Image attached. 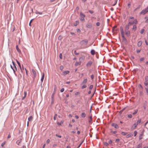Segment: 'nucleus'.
I'll return each mask as SVG.
<instances>
[{
  "label": "nucleus",
  "instance_id": "obj_51",
  "mask_svg": "<svg viewBox=\"0 0 148 148\" xmlns=\"http://www.w3.org/2000/svg\"><path fill=\"white\" fill-rule=\"evenodd\" d=\"M64 88H62L61 90H60V92H64Z\"/></svg>",
  "mask_w": 148,
  "mask_h": 148
},
{
  "label": "nucleus",
  "instance_id": "obj_8",
  "mask_svg": "<svg viewBox=\"0 0 148 148\" xmlns=\"http://www.w3.org/2000/svg\"><path fill=\"white\" fill-rule=\"evenodd\" d=\"M86 27L88 28H91L92 27V24L90 23H88L86 25Z\"/></svg>",
  "mask_w": 148,
  "mask_h": 148
},
{
  "label": "nucleus",
  "instance_id": "obj_34",
  "mask_svg": "<svg viewBox=\"0 0 148 148\" xmlns=\"http://www.w3.org/2000/svg\"><path fill=\"white\" fill-rule=\"evenodd\" d=\"M62 38V37L61 36H60L58 37V39L60 40H61Z\"/></svg>",
  "mask_w": 148,
  "mask_h": 148
},
{
  "label": "nucleus",
  "instance_id": "obj_24",
  "mask_svg": "<svg viewBox=\"0 0 148 148\" xmlns=\"http://www.w3.org/2000/svg\"><path fill=\"white\" fill-rule=\"evenodd\" d=\"M90 53L92 55H94L95 54V51L94 50H92Z\"/></svg>",
  "mask_w": 148,
  "mask_h": 148
},
{
  "label": "nucleus",
  "instance_id": "obj_16",
  "mask_svg": "<svg viewBox=\"0 0 148 148\" xmlns=\"http://www.w3.org/2000/svg\"><path fill=\"white\" fill-rule=\"evenodd\" d=\"M90 123H92V116H90L89 117V120L88 121Z\"/></svg>",
  "mask_w": 148,
  "mask_h": 148
},
{
  "label": "nucleus",
  "instance_id": "obj_50",
  "mask_svg": "<svg viewBox=\"0 0 148 148\" xmlns=\"http://www.w3.org/2000/svg\"><path fill=\"white\" fill-rule=\"evenodd\" d=\"M33 19H32L30 21V22H29V25L30 26H31V23H32V21L33 20Z\"/></svg>",
  "mask_w": 148,
  "mask_h": 148
},
{
  "label": "nucleus",
  "instance_id": "obj_37",
  "mask_svg": "<svg viewBox=\"0 0 148 148\" xmlns=\"http://www.w3.org/2000/svg\"><path fill=\"white\" fill-rule=\"evenodd\" d=\"M6 143V142L5 141H4V142L2 144H1V146L2 147H3L4 145Z\"/></svg>",
  "mask_w": 148,
  "mask_h": 148
},
{
  "label": "nucleus",
  "instance_id": "obj_55",
  "mask_svg": "<svg viewBox=\"0 0 148 148\" xmlns=\"http://www.w3.org/2000/svg\"><path fill=\"white\" fill-rule=\"evenodd\" d=\"M57 115L56 114L54 117L53 119L54 120H55L56 119V117L57 116Z\"/></svg>",
  "mask_w": 148,
  "mask_h": 148
},
{
  "label": "nucleus",
  "instance_id": "obj_23",
  "mask_svg": "<svg viewBox=\"0 0 148 148\" xmlns=\"http://www.w3.org/2000/svg\"><path fill=\"white\" fill-rule=\"evenodd\" d=\"M81 62H76L75 64V65L76 66H77L79 65H80L81 64Z\"/></svg>",
  "mask_w": 148,
  "mask_h": 148
},
{
  "label": "nucleus",
  "instance_id": "obj_59",
  "mask_svg": "<svg viewBox=\"0 0 148 148\" xmlns=\"http://www.w3.org/2000/svg\"><path fill=\"white\" fill-rule=\"evenodd\" d=\"M108 143L110 144H112V140H110L109 141H108Z\"/></svg>",
  "mask_w": 148,
  "mask_h": 148
},
{
  "label": "nucleus",
  "instance_id": "obj_63",
  "mask_svg": "<svg viewBox=\"0 0 148 148\" xmlns=\"http://www.w3.org/2000/svg\"><path fill=\"white\" fill-rule=\"evenodd\" d=\"M145 89L146 90L147 93L148 94V88H145Z\"/></svg>",
  "mask_w": 148,
  "mask_h": 148
},
{
  "label": "nucleus",
  "instance_id": "obj_46",
  "mask_svg": "<svg viewBox=\"0 0 148 148\" xmlns=\"http://www.w3.org/2000/svg\"><path fill=\"white\" fill-rule=\"evenodd\" d=\"M104 144L106 146L108 145V144L107 142H104Z\"/></svg>",
  "mask_w": 148,
  "mask_h": 148
},
{
  "label": "nucleus",
  "instance_id": "obj_56",
  "mask_svg": "<svg viewBox=\"0 0 148 148\" xmlns=\"http://www.w3.org/2000/svg\"><path fill=\"white\" fill-rule=\"evenodd\" d=\"M131 6V4L130 3H129L127 4V7L128 8H130Z\"/></svg>",
  "mask_w": 148,
  "mask_h": 148
},
{
  "label": "nucleus",
  "instance_id": "obj_35",
  "mask_svg": "<svg viewBox=\"0 0 148 148\" xmlns=\"http://www.w3.org/2000/svg\"><path fill=\"white\" fill-rule=\"evenodd\" d=\"M36 14H39L40 15H41V14H42V13L41 12H38V11H36Z\"/></svg>",
  "mask_w": 148,
  "mask_h": 148
},
{
  "label": "nucleus",
  "instance_id": "obj_64",
  "mask_svg": "<svg viewBox=\"0 0 148 148\" xmlns=\"http://www.w3.org/2000/svg\"><path fill=\"white\" fill-rule=\"evenodd\" d=\"M75 118L77 119L79 118V116L77 115H76L75 116Z\"/></svg>",
  "mask_w": 148,
  "mask_h": 148
},
{
  "label": "nucleus",
  "instance_id": "obj_40",
  "mask_svg": "<svg viewBox=\"0 0 148 148\" xmlns=\"http://www.w3.org/2000/svg\"><path fill=\"white\" fill-rule=\"evenodd\" d=\"M144 31V29H143L141 30L140 33L141 34H142L143 33Z\"/></svg>",
  "mask_w": 148,
  "mask_h": 148
},
{
  "label": "nucleus",
  "instance_id": "obj_18",
  "mask_svg": "<svg viewBox=\"0 0 148 148\" xmlns=\"http://www.w3.org/2000/svg\"><path fill=\"white\" fill-rule=\"evenodd\" d=\"M16 49L17 51L20 53H21V51L18 48V45H16Z\"/></svg>",
  "mask_w": 148,
  "mask_h": 148
},
{
  "label": "nucleus",
  "instance_id": "obj_38",
  "mask_svg": "<svg viewBox=\"0 0 148 148\" xmlns=\"http://www.w3.org/2000/svg\"><path fill=\"white\" fill-rule=\"evenodd\" d=\"M80 93L79 92H76V93H75V95H79L80 94Z\"/></svg>",
  "mask_w": 148,
  "mask_h": 148
},
{
  "label": "nucleus",
  "instance_id": "obj_10",
  "mask_svg": "<svg viewBox=\"0 0 148 148\" xmlns=\"http://www.w3.org/2000/svg\"><path fill=\"white\" fill-rule=\"evenodd\" d=\"M125 35L127 36H129L130 35V32L129 30L125 31Z\"/></svg>",
  "mask_w": 148,
  "mask_h": 148
},
{
  "label": "nucleus",
  "instance_id": "obj_49",
  "mask_svg": "<svg viewBox=\"0 0 148 148\" xmlns=\"http://www.w3.org/2000/svg\"><path fill=\"white\" fill-rule=\"evenodd\" d=\"M89 12L90 13H91V14H92V13H93L94 12V11L92 10H90L89 11Z\"/></svg>",
  "mask_w": 148,
  "mask_h": 148
},
{
  "label": "nucleus",
  "instance_id": "obj_52",
  "mask_svg": "<svg viewBox=\"0 0 148 148\" xmlns=\"http://www.w3.org/2000/svg\"><path fill=\"white\" fill-rule=\"evenodd\" d=\"M145 85L146 86H148V82H146L145 83Z\"/></svg>",
  "mask_w": 148,
  "mask_h": 148
},
{
  "label": "nucleus",
  "instance_id": "obj_1",
  "mask_svg": "<svg viewBox=\"0 0 148 148\" xmlns=\"http://www.w3.org/2000/svg\"><path fill=\"white\" fill-rule=\"evenodd\" d=\"M128 24L130 25L133 24H136L138 23L137 20L136 19H134V18L133 16H130L128 19Z\"/></svg>",
  "mask_w": 148,
  "mask_h": 148
},
{
  "label": "nucleus",
  "instance_id": "obj_45",
  "mask_svg": "<svg viewBox=\"0 0 148 148\" xmlns=\"http://www.w3.org/2000/svg\"><path fill=\"white\" fill-rule=\"evenodd\" d=\"M128 117L129 118H131L132 117V116L131 114H129L128 116Z\"/></svg>",
  "mask_w": 148,
  "mask_h": 148
},
{
  "label": "nucleus",
  "instance_id": "obj_9",
  "mask_svg": "<svg viewBox=\"0 0 148 148\" xmlns=\"http://www.w3.org/2000/svg\"><path fill=\"white\" fill-rule=\"evenodd\" d=\"M112 126L114 127V128L116 129H118L119 127L118 125L114 123H112Z\"/></svg>",
  "mask_w": 148,
  "mask_h": 148
},
{
  "label": "nucleus",
  "instance_id": "obj_48",
  "mask_svg": "<svg viewBox=\"0 0 148 148\" xmlns=\"http://www.w3.org/2000/svg\"><path fill=\"white\" fill-rule=\"evenodd\" d=\"M111 132L113 134H115L116 133L117 131H111Z\"/></svg>",
  "mask_w": 148,
  "mask_h": 148
},
{
  "label": "nucleus",
  "instance_id": "obj_13",
  "mask_svg": "<svg viewBox=\"0 0 148 148\" xmlns=\"http://www.w3.org/2000/svg\"><path fill=\"white\" fill-rule=\"evenodd\" d=\"M86 114L85 112H82L81 114V116L83 118H84L86 117Z\"/></svg>",
  "mask_w": 148,
  "mask_h": 148
},
{
  "label": "nucleus",
  "instance_id": "obj_47",
  "mask_svg": "<svg viewBox=\"0 0 148 148\" xmlns=\"http://www.w3.org/2000/svg\"><path fill=\"white\" fill-rule=\"evenodd\" d=\"M60 68L61 70H62L63 69L64 67L62 66H60Z\"/></svg>",
  "mask_w": 148,
  "mask_h": 148
},
{
  "label": "nucleus",
  "instance_id": "obj_4",
  "mask_svg": "<svg viewBox=\"0 0 148 148\" xmlns=\"http://www.w3.org/2000/svg\"><path fill=\"white\" fill-rule=\"evenodd\" d=\"M80 20L81 21H84V18L85 16V15L82 13V12H80Z\"/></svg>",
  "mask_w": 148,
  "mask_h": 148
},
{
  "label": "nucleus",
  "instance_id": "obj_28",
  "mask_svg": "<svg viewBox=\"0 0 148 148\" xmlns=\"http://www.w3.org/2000/svg\"><path fill=\"white\" fill-rule=\"evenodd\" d=\"M16 62H17V63L18 64V66H19V67L20 68V69L22 71L21 68V65L20 62L17 60L16 61Z\"/></svg>",
  "mask_w": 148,
  "mask_h": 148
},
{
  "label": "nucleus",
  "instance_id": "obj_39",
  "mask_svg": "<svg viewBox=\"0 0 148 148\" xmlns=\"http://www.w3.org/2000/svg\"><path fill=\"white\" fill-rule=\"evenodd\" d=\"M12 62L13 64V65L15 67V69H16V70H17V69H16V66H15V64L14 62L13 61H12Z\"/></svg>",
  "mask_w": 148,
  "mask_h": 148
},
{
  "label": "nucleus",
  "instance_id": "obj_31",
  "mask_svg": "<svg viewBox=\"0 0 148 148\" xmlns=\"http://www.w3.org/2000/svg\"><path fill=\"white\" fill-rule=\"evenodd\" d=\"M141 119H140L138 120L137 121L136 123L137 124V125H138V124H139V123H141Z\"/></svg>",
  "mask_w": 148,
  "mask_h": 148
},
{
  "label": "nucleus",
  "instance_id": "obj_25",
  "mask_svg": "<svg viewBox=\"0 0 148 148\" xmlns=\"http://www.w3.org/2000/svg\"><path fill=\"white\" fill-rule=\"evenodd\" d=\"M136 24L134 25H133L132 29L134 30H136V28H137L136 26Z\"/></svg>",
  "mask_w": 148,
  "mask_h": 148
},
{
  "label": "nucleus",
  "instance_id": "obj_19",
  "mask_svg": "<svg viewBox=\"0 0 148 148\" xmlns=\"http://www.w3.org/2000/svg\"><path fill=\"white\" fill-rule=\"evenodd\" d=\"M142 42L141 41H139L138 42L137 45L138 47L142 45Z\"/></svg>",
  "mask_w": 148,
  "mask_h": 148
},
{
  "label": "nucleus",
  "instance_id": "obj_11",
  "mask_svg": "<svg viewBox=\"0 0 148 148\" xmlns=\"http://www.w3.org/2000/svg\"><path fill=\"white\" fill-rule=\"evenodd\" d=\"M70 72V71H66L63 72L62 73V75H66L68 74Z\"/></svg>",
  "mask_w": 148,
  "mask_h": 148
},
{
  "label": "nucleus",
  "instance_id": "obj_32",
  "mask_svg": "<svg viewBox=\"0 0 148 148\" xmlns=\"http://www.w3.org/2000/svg\"><path fill=\"white\" fill-rule=\"evenodd\" d=\"M138 111V110H135L134 112L133 113V115H135L137 113Z\"/></svg>",
  "mask_w": 148,
  "mask_h": 148
},
{
  "label": "nucleus",
  "instance_id": "obj_2",
  "mask_svg": "<svg viewBox=\"0 0 148 148\" xmlns=\"http://www.w3.org/2000/svg\"><path fill=\"white\" fill-rule=\"evenodd\" d=\"M121 32V34L122 37L123 38V42H126L127 40L124 36V33L123 31V28L122 27H120Z\"/></svg>",
  "mask_w": 148,
  "mask_h": 148
},
{
  "label": "nucleus",
  "instance_id": "obj_12",
  "mask_svg": "<svg viewBox=\"0 0 148 148\" xmlns=\"http://www.w3.org/2000/svg\"><path fill=\"white\" fill-rule=\"evenodd\" d=\"M137 124H136V123H135L132 126V129L133 130L135 129L136 128V127H137Z\"/></svg>",
  "mask_w": 148,
  "mask_h": 148
},
{
  "label": "nucleus",
  "instance_id": "obj_43",
  "mask_svg": "<svg viewBox=\"0 0 148 148\" xmlns=\"http://www.w3.org/2000/svg\"><path fill=\"white\" fill-rule=\"evenodd\" d=\"M93 88V85H91L89 87V89L90 90H91Z\"/></svg>",
  "mask_w": 148,
  "mask_h": 148
},
{
  "label": "nucleus",
  "instance_id": "obj_61",
  "mask_svg": "<svg viewBox=\"0 0 148 148\" xmlns=\"http://www.w3.org/2000/svg\"><path fill=\"white\" fill-rule=\"evenodd\" d=\"M50 140L49 139H48L47 140V144H48L49 143V142H50Z\"/></svg>",
  "mask_w": 148,
  "mask_h": 148
},
{
  "label": "nucleus",
  "instance_id": "obj_27",
  "mask_svg": "<svg viewBox=\"0 0 148 148\" xmlns=\"http://www.w3.org/2000/svg\"><path fill=\"white\" fill-rule=\"evenodd\" d=\"M82 85H83L82 87V89H84V88H86L87 87V86L86 84H82Z\"/></svg>",
  "mask_w": 148,
  "mask_h": 148
},
{
  "label": "nucleus",
  "instance_id": "obj_29",
  "mask_svg": "<svg viewBox=\"0 0 148 148\" xmlns=\"http://www.w3.org/2000/svg\"><path fill=\"white\" fill-rule=\"evenodd\" d=\"M21 142V140H18L16 142V143L18 144V145H19L20 144Z\"/></svg>",
  "mask_w": 148,
  "mask_h": 148
},
{
  "label": "nucleus",
  "instance_id": "obj_58",
  "mask_svg": "<svg viewBox=\"0 0 148 148\" xmlns=\"http://www.w3.org/2000/svg\"><path fill=\"white\" fill-rule=\"evenodd\" d=\"M91 78L92 79H93L94 78V75H91Z\"/></svg>",
  "mask_w": 148,
  "mask_h": 148
},
{
  "label": "nucleus",
  "instance_id": "obj_7",
  "mask_svg": "<svg viewBox=\"0 0 148 148\" xmlns=\"http://www.w3.org/2000/svg\"><path fill=\"white\" fill-rule=\"evenodd\" d=\"M32 71L34 76V78H35L36 76V71L34 69H32Z\"/></svg>",
  "mask_w": 148,
  "mask_h": 148
},
{
  "label": "nucleus",
  "instance_id": "obj_15",
  "mask_svg": "<svg viewBox=\"0 0 148 148\" xmlns=\"http://www.w3.org/2000/svg\"><path fill=\"white\" fill-rule=\"evenodd\" d=\"M45 77V74L44 73H42V76L41 79V82H42L44 80Z\"/></svg>",
  "mask_w": 148,
  "mask_h": 148
},
{
  "label": "nucleus",
  "instance_id": "obj_44",
  "mask_svg": "<svg viewBox=\"0 0 148 148\" xmlns=\"http://www.w3.org/2000/svg\"><path fill=\"white\" fill-rule=\"evenodd\" d=\"M145 80L146 82L148 81V76H146L145 77Z\"/></svg>",
  "mask_w": 148,
  "mask_h": 148
},
{
  "label": "nucleus",
  "instance_id": "obj_33",
  "mask_svg": "<svg viewBox=\"0 0 148 148\" xmlns=\"http://www.w3.org/2000/svg\"><path fill=\"white\" fill-rule=\"evenodd\" d=\"M127 133V132H122L121 133V134L123 135H126Z\"/></svg>",
  "mask_w": 148,
  "mask_h": 148
},
{
  "label": "nucleus",
  "instance_id": "obj_26",
  "mask_svg": "<svg viewBox=\"0 0 148 148\" xmlns=\"http://www.w3.org/2000/svg\"><path fill=\"white\" fill-rule=\"evenodd\" d=\"M142 144L140 143L138 145L137 147V148H142Z\"/></svg>",
  "mask_w": 148,
  "mask_h": 148
},
{
  "label": "nucleus",
  "instance_id": "obj_6",
  "mask_svg": "<svg viewBox=\"0 0 148 148\" xmlns=\"http://www.w3.org/2000/svg\"><path fill=\"white\" fill-rule=\"evenodd\" d=\"M92 64V62L91 61H89L86 64V66L88 67H90L91 66Z\"/></svg>",
  "mask_w": 148,
  "mask_h": 148
},
{
  "label": "nucleus",
  "instance_id": "obj_53",
  "mask_svg": "<svg viewBox=\"0 0 148 148\" xmlns=\"http://www.w3.org/2000/svg\"><path fill=\"white\" fill-rule=\"evenodd\" d=\"M77 31L79 33H80L81 32L80 30L79 29H77Z\"/></svg>",
  "mask_w": 148,
  "mask_h": 148
},
{
  "label": "nucleus",
  "instance_id": "obj_20",
  "mask_svg": "<svg viewBox=\"0 0 148 148\" xmlns=\"http://www.w3.org/2000/svg\"><path fill=\"white\" fill-rule=\"evenodd\" d=\"M27 95V92L26 91H25L24 92V97H23V98H22V100H23L25 98L26 96Z\"/></svg>",
  "mask_w": 148,
  "mask_h": 148
},
{
  "label": "nucleus",
  "instance_id": "obj_57",
  "mask_svg": "<svg viewBox=\"0 0 148 148\" xmlns=\"http://www.w3.org/2000/svg\"><path fill=\"white\" fill-rule=\"evenodd\" d=\"M59 57L61 59H62V55L61 53L60 54Z\"/></svg>",
  "mask_w": 148,
  "mask_h": 148
},
{
  "label": "nucleus",
  "instance_id": "obj_62",
  "mask_svg": "<svg viewBox=\"0 0 148 148\" xmlns=\"http://www.w3.org/2000/svg\"><path fill=\"white\" fill-rule=\"evenodd\" d=\"M131 137V136L130 135V134H128V135H127V136H126V137L127 138H129V137Z\"/></svg>",
  "mask_w": 148,
  "mask_h": 148
},
{
  "label": "nucleus",
  "instance_id": "obj_3",
  "mask_svg": "<svg viewBox=\"0 0 148 148\" xmlns=\"http://www.w3.org/2000/svg\"><path fill=\"white\" fill-rule=\"evenodd\" d=\"M148 12V6L145 9L143 10L140 13L141 14L144 15Z\"/></svg>",
  "mask_w": 148,
  "mask_h": 148
},
{
  "label": "nucleus",
  "instance_id": "obj_22",
  "mask_svg": "<svg viewBox=\"0 0 148 148\" xmlns=\"http://www.w3.org/2000/svg\"><path fill=\"white\" fill-rule=\"evenodd\" d=\"M33 119V117L32 116H30L28 118V121H32Z\"/></svg>",
  "mask_w": 148,
  "mask_h": 148
},
{
  "label": "nucleus",
  "instance_id": "obj_42",
  "mask_svg": "<svg viewBox=\"0 0 148 148\" xmlns=\"http://www.w3.org/2000/svg\"><path fill=\"white\" fill-rule=\"evenodd\" d=\"M96 25L97 26H99L100 25V23L98 22L96 23Z\"/></svg>",
  "mask_w": 148,
  "mask_h": 148
},
{
  "label": "nucleus",
  "instance_id": "obj_54",
  "mask_svg": "<svg viewBox=\"0 0 148 148\" xmlns=\"http://www.w3.org/2000/svg\"><path fill=\"white\" fill-rule=\"evenodd\" d=\"M144 60V58H141L140 60L141 61H143Z\"/></svg>",
  "mask_w": 148,
  "mask_h": 148
},
{
  "label": "nucleus",
  "instance_id": "obj_30",
  "mask_svg": "<svg viewBox=\"0 0 148 148\" xmlns=\"http://www.w3.org/2000/svg\"><path fill=\"white\" fill-rule=\"evenodd\" d=\"M63 122H64L63 121H61L60 123L59 122H58L57 124L59 125H61L63 123Z\"/></svg>",
  "mask_w": 148,
  "mask_h": 148
},
{
  "label": "nucleus",
  "instance_id": "obj_5",
  "mask_svg": "<svg viewBox=\"0 0 148 148\" xmlns=\"http://www.w3.org/2000/svg\"><path fill=\"white\" fill-rule=\"evenodd\" d=\"M88 40L87 39L83 40L80 42V43L82 45L86 44L88 42Z\"/></svg>",
  "mask_w": 148,
  "mask_h": 148
},
{
  "label": "nucleus",
  "instance_id": "obj_60",
  "mask_svg": "<svg viewBox=\"0 0 148 148\" xmlns=\"http://www.w3.org/2000/svg\"><path fill=\"white\" fill-rule=\"evenodd\" d=\"M140 51H141V50L140 49H137L136 50V52L137 53H139L140 52Z\"/></svg>",
  "mask_w": 148,
  "mask_h": 148
},
{
  "label": "nucleus",
  "instance_id": "obj_41",
  "mask_svg": "<svg viewBox=\"0 0 148 148\" xmlns=\"http://www.w3.org/2000/svg\"><path fill=\"white\" fill-rule=\"evenodd\" d=\"M56 137H59V138H61L62 137L61 136L58 135V134H56Z\"/></svg>",
  "mask_w": 148,
  "mask_h": 148
},
{
  "label": "nucleus",
  "instance_id": "obj_17",
  "mask_svg": "<svg viewBox=\"0 0 148 148\" xmlns=\"http://www.w3.org/2000/svg\"><path fill=\"white\" fill-rule=\"evenodd\" d=\"M87 82V79H84L83 82L82 83V84H85Z\"/></svg>",
  "mask_w": 148,
  "mask_h": 148
},
{
  "label": "nucleus",
  "instance_id": "obj_36",
  "mask_svg": "<svg viewBox=\"0 0 148 148\" xmlns=\"http://www.w3.org/2000/svg\"><path fill=\"white\" fill-rule=\"evenodd\" d=\"M137 134V132L136 131H135L134 132V136H135Z\"/></svg>",
  "mask_w": 148,
  "mask_h": 148
},
{
  "label": "nucleus",
  "instance_id": "obj_21",
  "mask_svg": "<svg viewBox=\"0 0 148 148\" xmlns=\"http://www.w3.org/2000/svg\"><path fill=\"white\" fill-rule=\"evenodd\" d=\"M79 21H75V23H74V25L75 26H77L78 24H79Z\"/></svg>",
  "mask_w": 148,
  "mask_h": 148
},
{
  "label": "nucleus",
  "instance_id": "obj_14",
  "mask_svg": "<svg viewBox=\"0 0 148 148\" xmlns=\"http://www.w3.org/2000/svg\"><path fill=\"white\" fill-rule=\"evenodd\" d=\"M130 25L128 23L127 25H126L125 27V31L128 30L129 28V26Z\"/></svg>",
  "mask_w": 148,
  "mask_h": 148
}]
</instances>
